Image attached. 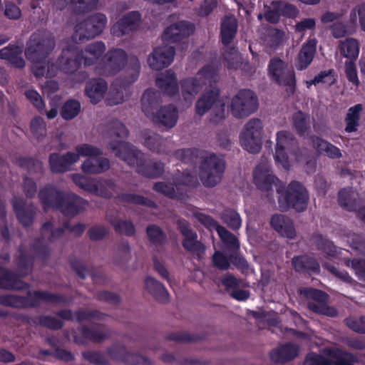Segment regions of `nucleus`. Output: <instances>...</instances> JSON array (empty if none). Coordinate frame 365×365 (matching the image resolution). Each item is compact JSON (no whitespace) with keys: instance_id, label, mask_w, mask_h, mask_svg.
Listing matches in <instances>:
<instances>
[{"instance_id":"37998d69","label":"nucleus","mask_w":365,"mask_h":365,"mask_svg":"<svg viewBox=\"0 0 365 365\" xmlns=\"http://www.w3.org/2000/svg\"><path fill=\"white\" fill-rule=\"evenodd\" d=\"M293 125L297 134L302 137L309 129V115L301 110L294 113L292 116Z\"/></svg>"},{"instance_id":"09e8293b","label":"nucleus","mask_w":365,"mask_h":365,"mask_svg":"<svg viewBox=\"0 0 365 365\" xmlns=\"http://www.w3.org/2000/svg\"><path fill=\"white\" fill-rule=\"evenodd\" d=\"M17 164L30 173H41L43 172V163L34 158L20 157L17 160Z\"/></svg>"},{"instance_id":"c9c22d12","label":"nucleus","mask_w":365,"mask_h":365,"mask_svg":"<svg viewBox=\"0 0 365 365\" xmlns=\"http://www.w3.org/2000/svg\"><path fill=\"white\" fill-rule=\"evenodd\" d=\"M237 21L235 18L225 16L220 26V38L222 43L227 46H229L237 34Z\"/></svg>"},{"instance_id":"a19ab883","label":"nucleus","mask_w":365,"mask_h":365,"mask_svg":"<svg viewBox=\"0 0 365 365\" xmlns=\"http://www.w3.org/2000/svg\"><path fill=\"white\" fill-rule=\"evenodd\" d=\"M106 353L111 360L125 364L129 361L131 355V352L128 351L124 345L120 344H114L107 347Z\"/></svg>"},{"instance_id":"7ed1b4c3","label":"nucleus","mask_w":365,"mask_h":365,"mask_svg":"<svg viewBox=\"0 0 365 365\" xmlns=\"http://www.w3.org/2000/svg\"><path fill=\"white\" fill-rule=\"evenodd\" d=\"M108 148L115 156L130 166L135 167L136 172L144 177L158 178L164 173L165 165L163 162L147 158L143 153L126 141H111L108 144Z\"/></svg>"},{"instance_id":"052dcab7","label":"nucleus","mask_w":365,"mask_h":365,"mask_svg":"<svg viewBox=\"0 0 365 365\" xmlns=\"http://www.w3.org/2000/svg\"><path fill=\"white\" fill-rule=\"evenodd\" d=\"M217 76V70L210 64L205 65L197 73L196 77L200 82H205L203 86L215 81Z\"/></svg>"},{"instance_id":"7c9ffc66","label":"nucleus","mask_w":365,"mask_h":365,"mask_svg":"<svg viewBox=\"0 0 365 365\" xmlns=\"http://www.w3.org/2000/svg\"><path fill=\"white\" fill-rule=\"evenodd\" d=\"M272 227L281 236L289 239H294L296 230L292 220L284 215H274L270 220Z\"/></svg>"},{"instance_id":"680f3d73","label":"nucleus","mask_w":365,"mask_h":365,"mask_svg":"<svg viewBox=\"0 0 365 365\" xmlns=\"http://www.w3.org/2000/svg\"><path fill=\"white\" fill-rule=\"evenodd\" d=\"M30 128L33 135L38 141L41 140L46 134V123L40 116H36L32 119Z\"/></svg>"},{"instance_id":"72a5a7b5","label":"nucleus","mask_w":365,"mask_h":365,"mask_svg":"<svg viewBox=\"0 0 365 365\" xmlns=\"http://www.w3.org/2000/svg\"><path fill=\"white\" fill-rule=\"evenodd\" d=\"M145 286L147 291L158 302L166 303L169 300V293L165 287L158 280L152 277H147L145 279Z\"/></svg>"},{"instance_id":"603ef678","label":"nucleus","mask_w":365,"mask_h":365,"mask_svg":"<svg viewBox=\"0 0 365 365\" xmlns=\"http://www.w3.org/2000/svg\"><path fill=\"white\" fill-rule=\"evenodd\" d=\"M31 249L36 253V257L43 262H46L51 255L50 248L48 245L43 243V237L36 238L31 244Z\"/></svg>"},{"instance_id":"f03ea898","label":"nucleus","mask_w":365,"mask_h":365,"mask_svg":"<svg viewBox=\"0 0 365 365\" xmlns=\"http://www.w3.org/2000/svg\"><path fill=\"white\" fill-rule=\"evenodd\" d=\"M174 156L182 163L194 166L201 158L199 177L204 186L207 187H215L221 180L225 172L223 158L215 153L208 154L205 150L191 148L178 149L175 151Z\"/></svg>"},{"instance_id":"8fccbe9b","label":"nucleus","mask_w":365,"mask_h":365,"mask_svg":"<svg viewBox=\"0 0 365 365\" xmlns=\"http://www.w3.org/2000/svg\"><path fill=\"white\" fill-rule=\"evenodd\" d=\"M111 225L118 234L133 237L135 234V227L130 220L115 219L110 221Z\"/></svg>"},{"instance_id":"774afa93","label":"nucleus","mask_w":365,"mask_h":365,"mask_svg":"<svg viewBox=\"0 0 365 365\" xmlns=\"http://www.w3.org/2000/svg\"><path fill=\"white\" fill-rule=\"evenodd\" d=\"M346 264L351 266L359 279L365 282V259L354 258L349 259Z\"/></svg>"},{"instance_id":"ea45409f","label":"nucleus","mask_w":365,"mask_h":365,"mask_svg":"<svg viewBox=\"0 0 365 365\" xmlns=\"http://www.w3.org/2000/svg\"><path fill=\"white\" fill-rule=\"evenodd\" d=\"M311 240L317 248L323 253L329 256L336 255V247L327 237L319 233H314L312 235Z\"/></svg>"},{"instance_id":"c756f323","label":"nucleus","mask_w":365,"mask_h":365,"mask_svg":"<svg viewBox=\"0 0 365 365\" xmlns=\"http://www.w3.org/2000/svg\"><path fill=\"white\" fill-rule=\"evenodd\" d=\"M106 47L103 41H95L88 44L83 50L78 51L83 60L85 66L96 64L103 56Z\"/></svg>"},{"instance_id":"5701e85b","label":"nucleus","mask_w":365,"mask_h":365,"mask_svg":"<svg viewBox=\"0 0 365 365\" xmlns=\"http://www.w3.org/2000/svg\"><path fill=\"white\" fill-rule=\"evenodd\" d=\"M11 203L19 222L25 227H30L36 213L35 206L32 203L26 205L23 198L17 197H13Z\"/></svg>"},{"instance_id":"79ce46f5","label":"nucleus","mask_w":365,"mask_h":365,"mask_svg":"<svg viewBox=\"0 0 365 365\" xmlns=\"http://www.w3.org/2000/svg\"><path fill=\"white\" fill-rule=\"evenodd\" d=\"M203 84H205V82H200L196 76L182 80L180 86L184 98L187 99V96H194L198 93Z\"/></svg>"},{"instance_id":"473e14b6","label":"nucleus","mask_w":365,"mask_h":365,"mask_svg":"<svg viewBox=\"0 0 365 365\" xmlns=\"http://www.w3.org/2000/svg\"><path fill=\"white\" fill-rule=\"evenodd\" d=\"M160 103V93L154 88L146 89L141 98L142 110L148 117L153 115Z\"/></svg>"},{"instance_id":"e2e57ef3","label":"nucleus","mask_w":365,"mask_h":365,"mask_svg":"<svg viewBox=\"0 0 365 365\" xmlns=\"http://www.w3.org/2000/svg\"><path fill=\"white\" fill-rule=\"evenodd\" d=\"M74 315L76 316V322L82 323L90 321L92 319H102L105 314L98 310L79 309L75 312Z\"/></svg>"},{"instance_id":"58836bf2","label":"nucleus","mask_w":365,"mask_h":365,"mask_svg":"<svg viewBox=\"0 0 365 365\" xmlns=\"http://www.w3.org/2000/svg\"><path fill=\"white\" fill-rule=\"evenodd\" d=\"M362 110L363 106L360 103H358L349 108L346 116L345 118L346 132L352 133L357 130V127L359 125L360 114Z\"/></svg>"},{"instance_id":"13d9d810","label":"nucleus","mask_w":365,"mask_h":365,"mask_svg":"<svg viewBox=\"0 0 365 365\" xmlns=\"http://www.w3.org/2000/svg\"><path fill=\"white\" fill-rule=\"evenodd\" d=\"M217 232L222 242L230 248L237 249L240 247L238 239L235 235L223 226H218Z\"/></svg>"},{"instance_id":"2f4dec72","label":"nucleus","mask_w":365,"mask_h":365,"mask_svg":"<svg viewBox=\"0 0 365 365\" xmlns=\"http://www.w3.org/2000/svg\"><path fill=\"white\" fill-rule=\"evenodd\" d=\"M108 88L107 83L101 78H94L86 83L85 93L91 103H97L103 98Z\"/></svg>"},{"instance_id":"69168bd1","label":"nucleus","mask_w":365,"mask_h":365,"mask_svg":"<svg viewBox=\"0 0 365 365\" xmlns=\"http://www.w3.org/2000/svg\"><path fill=\"white\" fill-rule=\"evenodd\" d=\"M222 220L232 230H237L241 227L242 221L240 216L235 210H225L222 214Z\"/></svg>"},{"instance_id":"b1692460","label":"nucleus","mask_w":365,"mask_h":365,"mask_svg":"<svg viewBox=\"0 0 365 365\" xmlns=\"http://www.w3.org/2000/svg\"><path fill=\"white\" fill-rule=\"evenodd\" d=\"M153 123L160 128H173L178 119V110L175 106L170 104L162 106L151 115Z\"/></svg>"},{"instance_id":"2eb2a0df","label":"nucleus","mask_w":365,"mask_h":365,"mask_svg":"<svg viewBox=\"0 0 365 365\" xmlns=\"http://www.w3.org/2000/svg\"><path fill=\"white\" fill-rule=\"evenodd\" d=\"M178 229L183 236L182 245L185 250L202 259L205 252V246L197 240V234L195 232L188 222L185 219H178L176 222Z\"/></svg>"},{"instance_id":"bb28decb","label":"nucleus","mask_w":365,"mask_h":365,"mask_svg":"<svg viewBox=\"0 0 365 365\" xmlns=\"http://www.w3.org/2000/svg\"><path fill=\"white\" fill-rule=\"evenodd\" d=\"M155 84L160 92L170 97L177 95L179 92L176 74L170 69L159 75L156 78Z\"/></svg>"},{"instance_id":"3c124183","label":"nucleus","mask_w":365,"mask_h":365,"mask_svg":"<svg viewBox=\"0 0 365 365\" xmlns=\"http://www.w3.org/2000/svg\"><path fill=\"white\" fill-rule=\"evenodd\" d=\"M33 323L51 330H60L63 328L64 323L62 320L56 319L50 315H41L33 320Z\"/></svg>"},{"instance_id":"9b49d317","label":"nucleus","mask_w":365,"mask_h":365,"mask_svg":"<svg viewBox=\"0 0 365 365\" xmlns=\"http://www.w3.org/2000/svg\"><path fill=\"white\" fill-rule=\"evenodd\" d=\"M262 122L259 119H250L240 133L241 146L250 153H259L262 145Z\"/></svg>"},{"instance_id":"dca6fc26","label":"nucleus","mask_w":365,"mask_h":365,"mask_svg":"<svg viewBox=\"0 0 365 365\" xmlns=\"http://www.w3.org/2000/svg\"><path fill=\"white\" fill-rule=\"evenodd\" d=\"M81 337L74 336V342L77 344H86L85 340L95 343H101L110 337V331L106 330V326L102 324H95L92 326L82 325L78 327Z\"/></svg>"},{"instance_id":"4468645a","label":"nucleus","mask_w":365,"mask_h":365,"mask_svg":"<svg viewBox=\"0 0 365 365\" xmlns=\"http://www.w3.org/2000/svg\"><path fill=\"white\" fill-rule=\"evenodd\" d=\"M298 148V141L294 135L287 130H281L277 133V144L274 154V160L277 164H280L284 169L288 170L290 164L287 152L293 153Z\"/></svg>"},{"instance_id":"393cba45","label":"nucleus","mask_w":365,"mask_h":365,"mask_svg":"<svg viewBox=\"0 0 365 365\" xmlns=\"http://www.w3.org/2000/svg\"><path fill=\"white\" fill-rule=\"evenodd\" d=\"M292 265L296 272L309 276L320 273V264L313 257L308 255L294 256L292 259Z\"/></svg>"},{"instance_id":"6ab92c4d","label":"nucleus","mask_w":365,"mask_h":365,"mask_svg":"<svg viewBox=\"0 0 365 365\" xmlns=\"http://www.w3.org/2000/svg\"><path fill=\"white\" fill-rule=\"evenodd\" d=\"M338 202L348 211H357V216L365 223V207H360L359 194L352 187L343 188L339 191Z\"/></svg>"},{"instance_id":"5fc2aeb1","label":"nucleus","mask_w":365,"mask_h":365,"mask_svg":"<svg viewBox=\"0 0 365 365\" xmlns=\"http://www.w3.org/2000/svg\"><path fill=\"white\" fill-rule=\"evenodd\" d=\"M83 358L94 365H108L109 359L100 351H85L82 352Z\"/></svg>"},{"instance_id":"4be33fe9","label":"nucleus","mask_w":365,"mask_h":365,"mask_svg":"<svg viewBox=\"0 0 365 365\" xmlns=\"http://www.w3.org/2000/svg\"><path fill=\"white\" fill-rule=\"evenodd\" d=\"M76 162H78V155L70 151L63 155L53 153L48 157L50 170L55 174L64 173L70 170Z\"/></svg>"},{"instance_id":"cd10ccee","label":"nucleus","mask_w":365,"mask_h":365,"mask_svg":"<svg viewBox=\"0 0 365 365\" xmlns=\"http://www.w3.org/2000/svg\"><path fill=\"white\" fill-rule=\"evenodd\" d=\"M253 180L257 187L262 191H269L279 179L272 173L265 165H259L253 171Z\"/></svg>"},{"instance_id":"4c0bfd02","label":"nucleus","mask_w":365,"mask_h":365,"mask_svg":"<svg viewBox=\"0 0 365 365\" xmlns=\"http://www.w3.org/2000/svg\"><path fill=\"white\" fill-rule=\"evenodd\" d=\"M153 190L158 193L162 194L170 199H182L183 193L180 191L177 184L167 183L159 181L153 184Z\"/></svg>"},{"instance_id":"e433bc0d","label":"nucleus","mask_w":365,"mask_h":365,"mask_svg":"<svg viewBox=\"0 0 365 365\" xmlns=\"http://www.w3.org/2000/svg\"><path fill=\"white\" fill-rule=\"evenodd\" d=\"M115 198L123 203L143 205L150 208H157V204L153 200L138 194L121 193L118 194Z\"/></svg>"},{"instance_id":"c03bdc74","label":"nucleus","mask_w":365,"mask_h":365,"mask_svg":"<svg viewBox=\"0 0 365 365\" xmlns=\"http://www.w3.org/2000/svg\"><path fill=\"white\" fill-rule=\"evenodd\" d=\"M146 234L150 242L155 247L161 246L166 242V234L156 225H148L146 227Z\"/></svg>"},{"instance_id":"f8f14e48","label":"nucleus","mask_w":365,"mask_h":365,"mask_svg":"<svg viewBox=\"0 0 365 365\" xmlns=\"http://www.w3.org/2000/svg\"><path fill=\"white\" fill-rule=\"evenodd\" d=\"M258 98L250 89H241L233 96L230 110L234 117H247L257 110Z\"/></svg>"},{"instance_id":"a211bd4d","label":"nucleus","mask_w":365,"mask_h":365,"mask_svg":"<svg viewBox=\"0 0 365 365\" xmlns=\"http://www.w3.org/2000/svg\"><path fill=\"white\" fill-rule=\"evenodd\" d=\"M175 49L172 46H158L153 49L148 58L150 67L156 71L169 66L174 59Z\"/></svg>"},{"instance_id":"a18cd8bd","label":"nucleus","mask_w":365,"mask_h":365,"mask_svg":"<svg viewBox=\"0 0 365 365\" xmlns=\"http://www.w3.org/2000/svg\"><path fill=\"white\" fill-rule=\"evenodd\" d=\"M340 51L341 55L349 59V61H354L359 53V43L354 38H347L342 42L340 46Z\"/></svg>"},{"instance_id":"c85d7f7f","label":"nucleus","mask_w":365,"mask_h":365,"mask_svg":"<svg viewBox=\"0 0 365 365\" xmlns=\"http://www.w3.org/2000/svg\"><path fill=\"white\" fill-rule=\"evenodd\" d=\"M299 351L298 345L288 342L272 350L270 359L276 364H284L295 359Z\"/></svg>"},{"instance_id":"412c9836","label":"nucleus","mask_w":365,"mask_h":365,"mask_svg":"<svg viewBox=\"0 0 365 365\" xmlns=\"http://www.w3.org/2000/svg\"><path fill=\"white\" fill-rule=\"evenodd\" d=\"M195 26L193 24L180 21L169 26L163 31L162 39L165 42L175 43L188 37L193 34Z\"/></svg>"},{"instance_id":"0e129e2a","label":"nucleus","mask_w":365,"mask_h":365,"mask_svg":"<svg viewBox=\"0 0 365 365\" xmlns=\"http://www.w3.org/2000/svg\"><path fill=\"white\" fill-rule=\"evenodd\" d=\"M98 0H71L70 4L76 14L88 12L94 8Z\"/></svg>"},{"instance_id":"aec40b11","label":"nucleus","mask_w":365,"mask_h":365,"mask_svg":"<svg viewBox=\"0 0 365 365\" xmlns=\"http://www.w3.org/2000/svg\"><path fill=\"white\" fill-rule=\"evenodd\" d=\"M141 20L139 11H130L120 18L110 28V33L116 37H121L135 31Z\"/></svg>"},{"instance_id":"338daca9","label":"nucleus","mask_w":365,"mask_h":365,"mask_svg":"<svg viewBox=\"0 0 365 365\" xmlns=\"http://www.w3.org/2000/svg\"><path fill=\"white\" fill-rule=\"evenodd\" d=\"M344 322L351 331L361 334H365V316L359 318L349 317L345 319Z\"/></svg>"},{"instance_id":"f704fd0d","label":"nucleus","mask_w":365,"mask_h":365,"mask_svg":"<svg viewBox=\"0 0 365 365\" xmlns=\"http://www.w3.org/2000/svg\"><path fill=\"white\" fill-rule=\"evenodd\" d=\"M110 168L109 160L106 158L97 156L87 158L81 165L83 173L88 174L102 173Z\"/></svg>"},{"instance_id":"bf43d9fd","label":"nucleus","mask_w":365,"mask_h":365,"mask_svg":"<svg viewBox=\"0 0 365 365\" xmlns=\"http://www.w3.org/2000/svg\"><path fill=\"white\" fill-rule=\"evenodd\" d=\"M76 155H78V160L81 157L93 158L102 155L101 150L96 146L88 143L78 145L76 147Z\"/></svg>"},{"instance_id":"423d86ee","label":"nucleus","mask_w":365,"mask_h":365,"mask_svg":"<svg viewBox=\"0 0 365 365\" xmlns=\"http://www.w3.org/2000/svg\"><path fill=\"white\" fill-rule=\"evenodd\" d=\"M41 302L64 304H68L70 302L66 296L48 291L29 290L26 296L0 295L1 305L16 309L36 308L40 306Z\"/></svg>"},{"instance_id":"6e6d98bb","label":"nucleus","mask_w":365,"mask_h":365,"mask_svg":"<svg viewBox=\"0 0 365 365\" xmlns=\"http://www.w3.org/2000/svg\"><path fill=\"white\" fill-rule=\"evenodd\" d=\"M335 72L334 69L325 70L320 71L314 78L309 82L310 85H317L320 83H326L328 86H332L336 83Z\"/></svg>"},{"instance_id":"f257e3e1","label":"nucleus","mask_w":365,"mask_h":365,"mask_svg":"<svg viewBox=\"0 0 365 365\" xmlns=\"http://www.w3.org/2000/svg\"><path fill=\"white\" fill-rule=\"evenodd\" d=\"M127 63L123 74L114 82L118 93L125 91L126 95L128 94L130 86L138 80L140 75V63L136 56L128 58L127 53L122 48L110 49L96 68L99 75L111 76L119 73Z\"/></svg>"},{"instance_id":"f3484780","label":"nucleus","mask_w":365,"mask_h":365,"mask_svg":"<svg viewBox=\"0 0 365 365\" xmlns=\"http://www.w3.org/2000/svg\"><path fill=\"white\" fill-rule=\"evenodd\" d=\"M83 58L75 46H68L63 49L61 56L56 61V64L60 71L66 73H73L78 70Z\"/></svg>"},{"instance_id":"4d7b16f0","label":"nucleus","mask_w":365,"mask_h":365,"mask_svg":"<svg viewBox=\"0 0 365 365\" xmlns=\"http://www.w3.org/2000/svg\"><path fill=\"white\" fill-rule=\"evenodd\" d=\"M116 187L117 185L113 180H105L103 182L98 184V190L95 192V195L110 199L113 196V192H115Z\"/></svg>"},{"instance_id":"39448f33","label":"nucleus","mask_w":365,"mask_h":365,"mask_svg":"<svg viewBox=\"0 0 365 365\" xmlns=\"http://www.w3.org/2000/svg\"><path fill=\"white\" fill-rule=\"evenodd\" d=\"M17 252L16 264L19 274L7 268L0 267V289L26 290L30 287V284L22 281L20 277L32 273L36 257L29 253L26 247L22 245L19 246Z\"/></svg>"},{"instance_id":"de8ad7c7","label":"nucleus","mask_w":365,"mask_h":365,"mask_svg":"<svg viewBox=\"0 0 365 365\" xmlns=\"http://www.w3.org/2000/svg\"><path fill=\"white\" fill-rule=\"evenodd\" d=\"M81 111V104L77 100H67L62 106L60 111L61 116L66 120L76 118Z\"/></svg>"},{"instance_id":"864d4df0","label":"nucleus","mask_w":365,"mask_h":365,"mask_svg":"<svg viewBox=\"0 0 365 365\" xmlns=\"http://www.w3.org/2000/svg\"><path fill=\"white\" fill-rule=\"evenodd\" d=\"M166 339L169 341L176 342H196L203 339L202 336L197 334H192L186 331L171 332L167 334Z\"/></svg>"},{"instance_id":"a878e982","label":"nucleus","mask_w":365,"mask_h":365,"mask_svg":"<svg viewBox=\"0 0 365 365\" xmlns=\"http://www.w3.org/2000/svg\"><path fill=\"white\" fill-rule=\"evenodd\" d=\"M317 41L316 38H308L303 43L296 58L295 66L297 70L304 71L312 63L317 52Z\"/></svg>"},{"instance_id":"1a4fd4ad","label":"nucleus","mask_w":365,"mask_h":365,"mask_svg":"<svg viewBox=\"0 0 365 365\" xmlns=\"http://www.w3.org/2000/svg\"><path fill=\"white\" fill-rule=\"evenodd\" d=\"M54 47L53 38L43 33H34L26 43L25 56L32 63H42L46 61Z\"/></svg>"},{"instance_id":"ddd939ff","label":"nucleus","mask_w":365,"mask_h":365,"mask_svg":"<svg viewBox=\"0 0 365 365\" xmlns=\"http://www.w3.org/2000/svg\"><path fill=\"white\" fill-rule=\"evenodd\" d=\"M220 91L215 88L205 91L195 103V112L202 116L213 108L220 120L225 118V105L220 99Z\"/></svg>"},{"instance_id":"49530a36","label":"nucleus","mask_w":365,"mask_h":365,"mask_svg":"<svg viewBox=\"0 0 365 365\" xmlns=\"http://www.w3.org/2000/svg\"><path fill=\"white\" fill-rule=\"evenodd\" d=\"M145 145L157 153L165 152V140L159 134L153 133L145 138Z\"/></svg>"},{"instance_id":"6e6552de","label":"nucleus","mask_w":365,"mask_h":365,"mask_svg":"<svg viewBox=\"0 0 365 365\" xmlns=\"http://www.w3.org/2000/svg\"><path fill=\"white\" fill-rule=\"evenodd\" d=\"M309 199L308 192L304 185L293 180L288 185L285 192L279 196L278 202L282 211L292 208L300 212L306 210Z\"/></svg>"},{"instance_id":"20e7f679","label":"nucleus","mask_w":365,"mask_h":365,"mask_svg":"<svg viewBox=\"0 0 365 365\" xmlns=\"http://www.w3.org/2000/svg\"><path fill=\"white\" fill-rule=\"evenodd\" d=\"M38 196L44 211L52 208L67 217L77 215L88 205L87 200L76 194L58 190L52 184H46L41 187Z\"/></svg>"},{"instance_id":"9d476101","label":"nucleus","mask_w":365,"mask_h":365,"mask_svg":"<svg viewBox=\"0 0 365 365\" xmlns=\"http://www.w3.org/2000/svg\"><path fill=\"white\" fill-rule=\"evenodd\" d=\"M106 24L107 17L103 14L97 13L89 16L75 26L73 41H83L95 38L103 32Z\"/></svg>"},{"instance_id":"0eeeda50","label":"nucleus","mask_w":365,"mask_h":365,"mask_svg":"<svg viewBox=\"0 0 365 365\" xmlns=\"http://www.w3.org/2000/svg\"><path fill=\"white\" fill-rule=\"evenodd\" d=\"M272 81L285 88L288 96H293L297 89V79L294 68L279 58H272L267 66Z\"/></svg>"}]
</instances>
